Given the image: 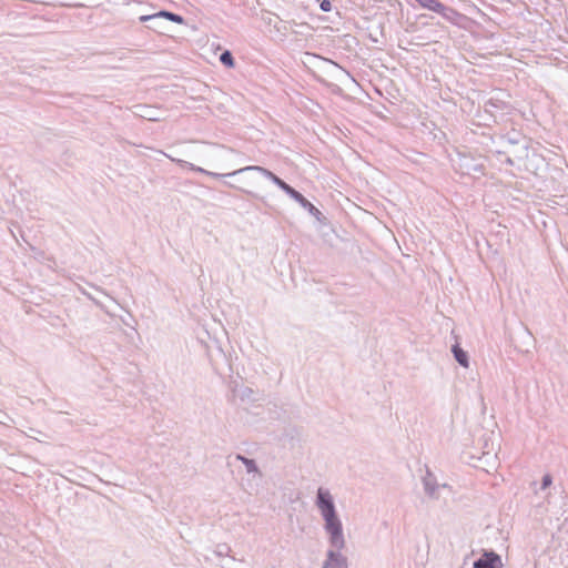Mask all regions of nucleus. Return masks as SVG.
<instances>
[{
    "label": "nucleus",
    "mask_w": 568,
    "mask_h": 568,
    "mask_svg": "<svg viewBox=\"0 0 568 568\" xmlns=\"http://www.w3.org/2000/svg\"><path fill=\"white\" fill-rule=\"evenodd\" d=\"M314 506L322 519L328 542L323 568H348L347 558L342 552L346 547L344 525L329 489L324 487L317 489Z\"/></svg>",
    "instance_id": "nucleus-1"
},
{
    "label": "nucleus",
    "mask_w": 568,
    "mask_h": 568,
    "mask_svg": "<svg viewBox=\"0 0 568 568\" xmlns=\"http://www.w3.org/2000/svg\"><path fill=\"white\" fill-rule=\"evenodd\" d=\"M243 171H257V172L262 173L265 178L270 179L273 183H275L280 189H282L290 196L295 191V189H293L291 185H288L286 182H284L282 179H280L277 175H275L273 172H271L270 170H267L265 168L257 166V165L246 166V168L236 170L232 173H229L227 175H234V174L241 173Z\"/></svg>",
    "instance_id": "nucleus-2"
},
{
    "label": "nucleus",
    "mask_w": 568,
    "mask_h": 568,
    "mask_svg": "<svg viewBox=\"0 0 568 568\" xmlns=\"http://www.w3.org/2000/svg\"><path fill=\"white\" fill-rule=\"evenodd\" d=\"M156 18H165V19H168V20H170L172 22L179 23V24L183 23V21H184L181 16L175 14L173 12H169V11H160V12H156L154 14L141 16L139 18V20L141 22H146V21H150V20L156 19Z\"/></svg>",
    "instance_id": "nucleus-3"
},
{
    "label": "nucleus",
    "mask_w": 568,
    "mask_h": 568,
    "mask_svg": "<svg viewBox=\"0 0 568 568\" xmlns=\"http://www.w3.org/2000/svg\"><path fill=\"white\" fill-rule=\"evenodd\" d=\"M499 557L495 554H485L474 564V568H498Z\"/></svg>",
    "instance_id": "nucleus-4"
},
{
    "label": "nucleus",
    "mask_w": 568,
    "mask_h": 568,
    "mask_svg": "<svg viewBox=\"0 0 568 568\" xmlns=\"http://www.w3.org/2000/svg\"><path fill=\"white\" fill-rule=\"evenodd\" d=\"M166 158H169L171 161L173 162H176L179 165L181 166H184V168H187L189 170L191 171H194V172H200V173H203V174H206V175H210V176H213V178H221L223 176L222 174H219V173H214V172H210V171H206L200 166H196L194 165L193 163H190V162H186L184 160H180V159H174L172 158L171 155L166 154V153H163Z\"/></svg>",
    "instance_id": "nucleus-5"
},
{
    "label": "nucleus",
    "mask_w": 568,
    "mask_h": 568,
    "mask_svg": "<svg viewBox=\"0 0 568 568\" xmlns=\"http://www.w3.org/2000/svg\"><path fill=\"white\" fill-rule=\"evenodd\" d=\"M291 197L306 209L312 215L318 216L321 212L316 209L306 197H304L296 190L292 193Z\"/></svg>",
    "instance_id": "nucleus-6"
},
{
    "label": "nucleus",
    "mask_w": 568,
    "mask_h": 568,
    "mask_svg": "<svg viewBox=\"0 0 568 568\" xmlns=\"http://www.w3.org/2000/svg\"><path fill=\"white\" fill-rule=\"evenodd\" d=\"M422 8L438 13L443 10V3L438 0H415Z\"/></svg>",
    "instance_id": "nucleus-7"
},
{
    "label": "nucleus",
    "mask_w": 568,
    "mask_h": 568,
    "mask_svg": "<svg viewBox=\"0 0 568 568\" xmlns=\"http://www.w3.org/2000/svg\"><path fill=\"white\" fill-rule=\"evenodd\" d=\"M453 353H454L455 359L463 367L467 368L469 366L468 355H467V353L464 349H462L459 346L455 345L453 347Z\"/></svg>",
    "instance_id": "nucleus-8"
},
{
    "label": "nucleus",
    "mask_w": 568,
    "mask_h": 568,
    "mask_svg": "<svg viewBox=\"0 0 568 568\" xmlns=\"http://www.w3.org/2000/svg\"><path fill=\"white\" fill-rule=\"evenodd\" d=\"M236 459L241 460L243 463V465L245 466L246 468V471L247 473H254V474H260V470H258V467L256 465V463L253 460V459H250V458H246L242 455H237L236 456Z\"/></svg>",
    "instance_id": "nucleus-9"
},
{
    "label": "nucleus",
    "mask_w": 568,
    "mask_h": 568,
    "mask_svg": "<svg viewBox=\"0 0 568 568\" xmlns=\"http://www.w3.org/2000/svg\"><path fill=\"white\" fill-rule=\"evenodd\" d=\"M438 13L450 22H455L456 18L459 16L455 10L447 8L444 4H443V10L438 11Z\"/></svg>",
    "instance_id": "nucleus-10"
},
{
    "label": "nucleus",
    "mask_w": 568,
    "mask_h": 568,
    "mask_svg": "<svg viewBox=\"0 0 568 568\" xmlns=\"http://www.w3.org/2000/svg\"><path fill=\"white\" fill-rule=\"evenodd\" d=\"M220 61L227 68L234 67V59L230 51H224L220 57Z\"/></svg>",
    "instance_id": "nucleus-11"
},
{
    "label": "nucleus",
    "mask_w": 568,
    "mask_h": 568,
    "mask_svg": "<svg viewBox=\"0 0 568 568\" xmlns=\"http://www.w3.org/2000/svg\"><path fill=\"white\" fill-rule=\"evenodd\" d=\"M424 486H425V491H426L429 496H434V495H435L436 486H435V484H433V483H432L430 477H426V478L424 479Z\"/></svg>",
    "instance_id": "nucleus-12"
},
{
    "label": "nucleus",
    "mask_w": 568,
    "mask_h": 568,
    "mask_svg": "<svg viewBox=\"0 0 568 568\" xmlns=\"http://www.w3.org/2000/svg\"><path fill=\"white\" fill-rule=\"evenodd\" d=\"M552 483V478L549 474H546L544 477H542V481H541V489H546L548 488Z\"/></svg>",
    "instance_id": "nucleus-13"
},
{
    "label": "nucleus",
    "mask_w": 568,
    "mask_h": 568,
    "mask_svg": "<svg viewBox=\"0 0 568 568\" xmlns=\"http://www.w3.org/2000/svg\"><path fill=\"white\" fill-rule=\"evenodd\" d=\"M321 9H322L323 11H325V12L331 11V9H332V4H331V2H329L328 0H323V1L321 2Z\"/></svg>",
    "instance_id": "nucleus-14"
},
{
    "label": "nucleus",
    "mask_w": 568,
    "mask_h": 568,
    "mask_svg": "<svg viewBox=\"0 0 568 568\" xmlns=\"http://www.w3.org/2000/svg\"><path fill=\"white\" fill-rule=\"evenodd\" d=\"M142 118L148 119L150 121H155L156 118H154L151 113L141 114Z\"/></svg>",
    "instance_id": "nucleus-15"
}]
</instances>
